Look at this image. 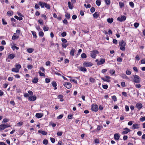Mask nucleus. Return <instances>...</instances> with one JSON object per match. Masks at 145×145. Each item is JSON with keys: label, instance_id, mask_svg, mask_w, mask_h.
<instances>
[{"label": "nucleus", "instance_id": "nucleus-15", "mask_svg": "<svg viewBox=\"0 0 145 145\" xmlns=\"http://www.w3.org/2000/svg\"><path fill=\"white\" fill-rule=\"evenodd\" d=\"M119 44L120 46H125L126 45L125 42L123 40H122L121 41L119 42Z\"/></svg>", "mask_w": 145, "mask_h": 145}, {"label": "nucleus", "instance_id": "nucleus-61", "mask_svg": "<svg viewBox=\"0 0 145 145\" xmlns=\"http://www.w3.org/2000/svg\"><path fill=\"white\" fill-rule=\"evenodd\" d=\"M61 35L62 37H64L66 35L67 33L65 32H63V33H62Z\"/></svg>", "mask_w": 145, "mask_h": 145}, {"label": "nucleus", "instance_id": "nucleus-36", "mask_svg": "<svg viewBox=\"0 0 145 145\" xmlns=\"http://www.w3.org/2000/svg\"><path fill=\"white\" fill-rule=\"evenodd\" d=\"M19 38V36L16 35H13L12 37V39L13 40L18 39Z\"/></svg>", "mask_w": 145, "mask_h": 145}, {"label": "nucleus", "instance_id": "nucleus-40", "mask_svg": "<svg viewBox=\"0 0 145 145\" xmlns=\"http://www.w3.org/2000/svg\"><path fill=\"white\" fill-rule=\"evenodd\" d=\"M65 17L66 18H67L68 19H69L70 18V14L68 13H66L65 14Z\"/></svg>", "mask_w": 145, "mask_h": 145}, {"label": "nucleus", "instance_id": "nucleus-38", "mask_svg": "<svg viewBox=\"0 0 145 145\" xmlns=\"http://www.w3.org/2000/svg\"><path fill=\"white\" fill-rule=\"evenodd\" d=\"M93 16L94 17L97 18L99 16V14H97V12H95L93 14Z\"/></svg>", "mask_w": 145, "mask_h": 145}, {"label": "nucleus", "instance_id": "nucleus-22", "mask_svg": "<svg viewBox=\"0 0 145 145\" xmlns=\"http://www.w3.org/2000/svg\"><path fill=\"white\" fill-rule=\"evenodd\" d=\"M113 21V19L112 18H109L107 19V21L108 23H112Z\"/></svg>", "mask_w": 145, "mask_h": 145}, {"label": "nucleus", "instance_id": "nucleus-63", "mask_svg": "<svg viewBox=\"0 0 145 145\" xmlns=\"http://www.w3.org/2000/svg\"><path fill=\"white\" fill-rule=\"evenodd\" d=\"M94 141L95 143L96 144H99V140L98 139H95Z\"/></svg>", "mask_w": 145, "mask_h": 145}, {"label": "nucleus", "instance_id": "nucleus-56", "mask_svg": "<svg viewBox=\"0 0 145 145\" xmlns=\"http://www.w3.org/2000/svg\"><path fill=\"white\" fill-rule=\"evenodd\" d=\"M2 22L3 25H6L7 24V22L5 21V19L3 18L2 19Z\"/></svg>", "mask_w": 145, "mask_h": 145}, {"label": "nucleus", "instance_id": "nucleus-62", "mask_svg": "<svg viewBox=\"0 0 145 145\" xmlns=\"http://www.w3.org/2000/svg\"><path fill=\"white\" fill-rule=\"evenodd\" d=\"M62 132H58L57 133V135L58 136H61L62 135Z\"/></svg>", "mask_w": 145, "mask_h": 145}, {"label": "nucleus", "instance_id": "nucleus-17", "mask_svg": "<svg viewBox=\"0 0 145 145\" xmlns=\"http://www.w3.org/2000/svg\"><path fill=\"white\" fill-rule=\"evenodd\" d=\"M46 3L44 2H42L41 1H39V4L41 6L42 8H43L45 6Z\"/></svg>", "mask_w": 145, "mask_h": 145}, {"label": "nucleus", "instance_id": "nucleus-28", "mask_svg": "<svg viewBox=\"0 0 145 145\" xmlns=\"http://www.w3.org/2000/svg\"><path fill=\"white\" fill-rule=\"evenodd\" d=\"M119 6L121 8L124 7V4L123 2H120L119 3Z\"/></svg>", "mask_w": 145, "mask_h": 145}, {"label": "nucleus", "instance_id": "nucleus-3", "mask_svg": "<svg viewBox=\"0 0 145 145\" xmlns=\"http://www.w3.org/2000/svg\"><path fill=\"white\" fill-rule=\"evenodd\" d=\"M10 127L11 125L8 124H1L0 125V131L3 130L7 128Z\"/></svg>", "mask_w": 145, "mask_h": 145}, {"label": "nucleus", "instance_id": "nucleus-29", "mask_svg": "<svg viewBox=\"0 0 145 145\" xmlns=\"http://www.w3.org/2000/svg\"><path fill=\"white\" fill-rule=\"evenodd\" d=\"M7 14L9 16H12L13 14V12L11 10L8 11L7 12Z\"/></svg>", "mask_w": 145, "mask_h": 145}, {"label": "nucleus", "instance_id": "nucleus-16", "mask_svg": "<svg viewBox=\"0 0 145 145\" xmlns=\"http://www.w3.org/2000/svg\"><path fill=\"white\" fill-rule=\"evenodd\" d=\"M43 116V114L41 113H37L35 115V116L39 118H42Z\"/></svg>", "mask_w": 145, "mask_h": 145}, {"label": "nucleus", "instance_id": "nucleus-53", "mask_svg": "<svg viewBox=\"0 0 145 145\" xmlns=\"http://www.w3.org/2000/svg\"><path fill=\"white\" fill-rule=\"evenodd\" d=\"M140 120L141 121H144L145 120V117L144 116L141 118L140 119Z\"/></svg>", "mask_w": 145, "mask_h": 145}, {"label": "nucleus", "instance_id": "nucleus-50", "mask_svg": "<svg viewBox=\"0 0 145 145\" xmlns=\"http://www.w3.org/2000/svg\"><path fill=\"white\" fill-rule=\"evenodd\" d=\"M38 22L39 24L41 25H43L44 24L43 21L41 20H38Z\"/></svg>", "mask_w": 145, "mask_h": 145}, {"label": "nucleus", "instance_id": "nucleus-19", "mask_svg": "<svg viewBox=\"0 0 145 145\" xmlns=\"http://www.w3.org/2000/svg\"><path fill=\"white\" fill-rule=\"evenodd\" d=\"M75 49L72 48L70 52V55L72 56H74V52H76Z\"/></svg>", "mask_w": 145, "mask_h": 145}, {"label": "nucleus", "instance_id": "nucleus-49", "mask_svg": "<svg viewBox=\"0 0 145 145\" xmlns=\"http://www.w3.org/2000/svg\"><path fill=\"white\" fill-rule=\"evenodd\" d=\"M95 10V9L94 7H92L90 9V11L91 12L93 13Z\"/></svg>", "mask_w": 145, "mask_h": 145}, {"label": "nucleus", "instance_id": "nucleus-37", "mask_svg": "<svg viewBox=\"0 0 145 145\" xmlns=\"http://www.w3.org/2000/svg\"><path fill=\"white\" fill-rule=\"evenodd\" d=\"M16 68L19 70L21 68V66L20 64H16L15 66Z\"/></svg>", "mask_w": 145, "mask_h": 145}, {"label": "nucleus", "instance_id": "nucleus-11", "mask_svg": "<svg viewBox=\"0 0 145 145\" xmlns=\"http://www.w3.org/2000/svg\"><path fill=\"white\" fill-rule=\"evenodd\" d=\"M37 97L35 96H30L29 97L28 99L31 101H34L36 99Z\"/></svg>", "mask_w": 145, "mask_h": 145}, {"label": "nucleus", "instance_id": "nucleus-60", "mask_svg": "<svg viewBox=\"0 0 145 145\" xmlns=\"http://www.w3.org/2000/svg\"><path fill=\"white\" fill-rule=\"evenodd\" d=\"M115 72V71L114 70L112 69V70H110V73L112 74H113Z\"/></svg>", "mask_w": 145, "mask_h": 145}, {"label": "nucleus", "instance_id": "nucleus-12", "mask_svg": "<svg viewBox=\"0 0 145 145\" xmlns=\"http://www.w3.org/2000/svg\"><path fill=\"white\" fill-rule=\"evenodd\" d=\"M136 107L140 110L142 107V105L141 103H137L136 105Z\"/></svg>", "mask_w": 145, "mask_h": 145}, {"label": "nucleus", "instance_id": "nucleus-5", "mask_svg": "<svg viewBox=\"0 0 145 145\" xmlns=\"http://www.w3.org/2000/svg\"><path fill=\"white\" fill-rule=\"evenodd\" d=\"M91 110L92 111L96 112L98 110V106L95 104L92 105Z\"/></svg>", "mask_w": 145, "mask_h": 145}, {"label": "nucleus", "instance_id": "nucleus-41", "mask_svg": "<svg viewBox=\"0 0 145 145\" xmlns=\"http://www.w3.org/2000/svg\"><path fill=\"white\" fill-rule=\"evenodd\" d=\"M48 141L47 140L44 139L43 140V143L45 145H47V144H48Z\"/></svg>", "mask_w": 145, "mask_h": 145}, {"label": "nucleus", "instance_id": "nucleus-46", "mask_svg": "<svg viewBox=\"0 0 145 145\" xmlns=\"http://www.w3.org/2000/svg\"><path fill=\"white\" fill-rule=\"evenodd\" d=\"M139 25V24L137 22L135 23L134 24V26L136 28H137L138 26Z\"/></svg>", "mask_w": 145, "mask_h": 145}, {"label": "nucleus", "instance_id": "nucleus-58", "mask_svg": "<svg viewBox=\"0 0 145 145\" xmlns=\"http://www.w3.org/2000/svg\"><path fill=\"white\" fill-rule=\"evenodd\" d=\"M61 41L63 43H66L67 42V40L63 38L61 39Z\"/></svg>", "mask_w": 145, "mask_h": 145}, {"label": "nucleus", "instance_id": "nucleus-47", "mask_svg": "<svg viewBox=\"0 0 145 145\" xmlns=\"http://www.w3.org/2000/svg\"><path fill=\"white\" fill-rule=\"evenodd\" d=\"M126 73L127 75H130L131 74V72L130 71L127 70L126 71Z\"/></svg>", "mask_w": 145, "mask_h": 145}, {"label": "nucleus", "instance_id": "nucleus-7", "mask_svg": "<svg viewBox=\"0 0 145 145\" xmlns=\"http://www.w3.org/2000/svg\"><path fill=\"white\" fill-rule=\"evenodd\" d=\"M123 131L122 133V134L123 135L127 134L130 131L129 129L127 127L123 128Z\"/></svg>", "mask_w": 145, "mask_h": 145}, {"label": "nucleus", "instance_id": "nucleus-44", "mask_svg": "<svg viewBox=\"0 0 145 145\" xmlns=\"http://www.w3.org/2000/svg\"><path fill=\"white\" fill-rule=\"evenodd\" d=\"M39 35L40 36L42 37L44 35V33L42 31H40L39 33Z\"/></svg>", "mask_w": 145, "mask_h": 145}, {"label": "nucleus", "instance_id": "nucleus-48", "mask_svg": "<svg viewBox=\"0 0 145 145\" xmlns=\"http://www.w3.org/2000/svg\"><path fill=\"white\" fill-rule=\"evenodd\" d=\"M125 46H120V49L122 51H124L125 49Z\"/></svg>", "mask_w": 145, "mask_h": 145}, {"label": "nucleus", "instance_id": "nucleus-34", "mask_svg": "<svg viewBox=\"0 0 145 145\" xmlns=\"http://www.w3.org/2000/svg\"><path fill=\"white\" fill-rule=\"evenodd\" d=\"M44 7L48 9H50V5L49 4H47L46 3Z\"/></svg>", "mask_w": 145, "mask_h": 145}, {"label": "nucleus", "instance_id": "nucleus-39", "mask_svg": "<svg viewBox=\"0 0 145 145\" xmlns=\"http://www.w3.org/2000/svg\"><path fill=\"white\" fill-rule=\"evenodd\" d=\"M12 48L13 50H14L15 49H16L17 50H18L19 49V48L15 46H13L12 47Z\"/></svg>", "mask_w": 145, "mask_h": 145}, {"label": "nucleus", "instance_id": "nucleus-2", "mask_svg": "<svg viewBox=\"0 0 145 145\" xmlns=\"http://www.w3.org/2000/svg\"><path fill=\"white\" fill-rule=\"evenodd\" d=\"M99 54V52L97 50H93L91 52V56L93 58H95L97 54Z\"/></svg>", "mask_w": 145, "mask_h": 145}, {"label": "nucleus", "instance_id": "nucleus-52", "mask_svg": "<svg viewBox=\"0 0 145 145\" xmlns=\"http://www.w3.org/2000/svg\"><path fill=\"white\" fill-rule=\"evenodd\" d=\"M50 139V140L52 143H54L55 142V140L54 138L51 137Z\"/></svg>", "mask_w": 145, "mask_h": 145}, {"label": "nucleus", "instance_id": "nucleus-21", "mask_svg": "<svg viewBox=\"0 0 145 145\" xmlns=\"http://www.w3.org/2000/svg\"><path fill=\"white\" fill-rule=\"evenodd\" d=\"M52 84L53 86L54 87L55 89H57V88L56 87L57 84L56 82L55 81H53L52 83Z\"/></svg>", "mask_w": 145, "mask_h": 145}, {"label": "nucleus", "instance_id": "nucleus-42", "mask_svg": "<svg viewBox=\"0 0 145 145\" xmlns=\"http://www.w3.org/2000/svg\"><path fill=\"white\" fill-rule=\"evenodd\" d=\"M81 57L82 58H86V55L85 53H83L81 55Z\"/></svg>", "mask_w": 145, "mask_h": 145}, {"label": "nucleus", "instance_id": "nucleus-23", "mask_svg": "<svg viewBox=\"0 0 145 145\" xmlns=\"http://www.w3.org/2000/svg\"><path fill=\"white\" fill-rule=\"evenodd\" d=\"M38 78L37 77H35L34 78V79L33 80H32V82L33 83L35 84L37 83L38 82Z\"/></svg>", "mask_w": 145, "mask_h": 145}, {"label": "nucleus", "instance_id": "nucleus-6", "mask_svg": "<svg viewBox=\"0 0 145 145\" xmlns=\"http://www.w3.org/2000/svg\"><path fill=\"white\" fill-rule=\"evenodd\" d=\"M93 65V64L90 62L85 61L83 63V65L86 67H91Z\"/></svg>", "mask_w": 145, "mask_h": 145}, {"label": "nucleus", "instance_id": "nucleus-55", "mask_svg": "<svg viewBox=\"0 0 145 145\" xmlns=\"http://www.w3.org/2000/svg\"><path fill=\"white\" fill-rule=\"evenodd\" d=\"M103 89H106L108 88V86L107 85H103Z\"/></svg>", "mask_w": 145, "mask_h": 145}, {"label": "nucleus", "instance_id": "nucleus-25", "mask_svg": "<svg viewBox=\"0 0 145 145\" xmlns=\"http://www.w3.org/2000/svg\"><path fill=\"white\" fill-rule=\"evenodd\" d=\"M12 71L17 73L19 72V70L16 68H13L12 69Z\"/></svg>", "mask_w": 145, "mask_h": 145}, {"label": "nucleus", "instance_id": "nucleus-57", "mask_svg": "<svg viewBox=\"0 0 145 145\" xmlns=\"http://www.w3.org/2000/svg\"><path fill=\"white\" fill-rule=\"evenodd\" d=\"M113 42L114 44H117L118 43V41L116 39H114L113 40Z\"/></svg>", "mask_w": 145, "mask_h": 145}, {"label": "nucleus", "instance_id": "nucleus-13", "mask_svg": "<svg viewBox=\"0 0 145 145\" xmlns=\"http://www.w3.org/2000/svg\"><path fill=\"white\" fill-rule=\"evenodd\" d=\"M114 138L115 140H118L120 138L119 134L118 133L115 134L114 135Z\"/></svg>", "mask_w": 145, "mask_h": 145}, {"label": "nucleus", "instance_id": "nucleus-31", "mask_svg": "<svg viewBox=\"0 0 145 145\" xmlns=\"http://www.w3.org/2000/svg\"><path fill=\"white\" fill-rule=\"evenodd\" d=\"M105 2L107 5H109L110 3V0H105Z\"/></svg>", "mask_w": 145, "mask_h": 145}, {"label": "nucleus", "instance_id": "nucleus-14", "mask_svg": "<svg viewBox=\"0 0 145 145\" xmlns=\"http://www.w3.org/2000/svg\"><path fill=\"white\" fill-rule=\"evenodd\" d=\"M15 57V54H9L8 56V59H12L14 58Z\"/></svg>", "mask_w": 145, "mask_h": 145}, {"label": "nucleus", "instance_id": "nucleus-32", "mask_svg": "<svg viewBox=\"0 0 145 145\" xmlns=\"http://www.w3.org/2000/svg\"><path fill=\"white\" fill-rule=\"evenodd\" d=\"M121 76L123 78L126 79H128V77L125 74H122Z\"/></svg>", "mask_w": 145, "mask_h": 145}, {"label": "nucleus", "instance_id": "nucleus-45", "mask_svg": "<svg viewBox=\"0 0 145 145\" xmlns=\"http://www.w3.org/2000/svg\"><path fill=\"white\" fill-rule=\"evenodd\" d=\"M9 121V120L5 118L4 119L3 121V123H7Z\"/></svg>", "mask_w": 145, "mask_h": 145}, {"label": "nucleus", "instance_id": "nucleus-64", "mask_svg": "<svg viewBox=\"0 0 145 145\" xmlns=\"http://www.w3.org/2000/svg\"><path fill=\"white\" fill-rule=\"evenodd\" d=\"M49 28L48 27H43V29L44 31H46L48 30Z\"/></svg>", "mask_w": 145, "mask_h": 145}, {"label": "nucleus", "instance_id": "nucleus-18", "mask_svg": "<svg viewBox=\"0 0 145 145\" xmlns=\"http://www.w3.org/2000/svg\"><path fill=\"white\" fill-rule=\"evenodd\" d=\"M68 7L69 8L71 9H72L73 8V6L72 4H71L70 2L69 1L68 2Z\"/></svg>", "mask_w": 145, "mask_h": 145}, {"label": "nucleus", "instance_id": "nucleus-1", "mask_svg": "<svg viewBox=\"0 0 145 145\" xmlns=\"http://www.w3.org/2000/svg\"><path fill=\"white\" fill-rule=\"evenodd\" d=\"M133 77L134 78L133 81V82L136 83H139L140 82V79L139 76L136 75H134Z\"/></svg>", "mask_w": 145, "mask_h": 145}, {"label": "nucleus", "instance_id": "nucleus-4", "mask_svg": "<svg viewBox=\"0 0 145 145\" xmlns=\"http://www.w3.org/2000/svg\"><path fill=\"white\" fill-rule=\"evenodd\" d=\"M126 19V17L123 15H121L120 17H118L117 18V20L121 22H122L123 21H124Z\"/></svg>", "mask_w": 145, "mask_h": 145}, {"label": "nucleus", "instance_id": "nucleus-10", "mask_svg": "<svg viewBox=\"0 0 145 145\" xmlns=\"http://www.w3.org/2000/svg\"><path fill=\"white\" fill-rule=\"evenodd\" d=\"M105 62V60L104 59H101L97 63L98 65H100L103 64Z\"/></svg>", "mask_w": 145, "mask_h": 145}, {"label": "nucleus", "instance_id": "nucleus-33", "mask_svg": "<svg viewBox=\"0 0 145 145\" xmlns=\"http://www.w3.org/2000/svg\"><path fill=\"white\" fill-rule=\"evenodd\" d=\"M96 3L98 6H100L101 4L100 0H97L96 2Z\"/></svg>", "mask_w": 145, "mask_h": 145}, {"label": "nucleus", "instance_id": "nucleus-59", "mask_svg": "<svg viewBox=\"0 0 145 145\" xmlns=\"http://www.w3.org/2000/svg\"><path fill=\"white\" fill-rule=\"evenodd\" d=\"M129 5L132 8H133L134 6V3L132 2L129 3Z\"/></svg>", "mask_w": 145, "mask_h": 145}, {"label": "nucleus", "instance_id": "nucleus-24", "mask_svg": "<svg viewBox=\"0 0 145 145\" xmlns=\"http://www.w3.org/2000/svg\"><path fill=\"white\" fill-rule=\"evenodd\" d=\"M58 98L60 99V101H63V96L62 95H59L58 96Z\"/></svg>", "mask_w": 145, "mask_h": 145}, {"label": "nucleus", "instance_id": "nucleus-9", "mask_svg": "<svg viewBox=\"0 0 145 145\" xmlns=\"http://www.w3.org/2000/svg\"><path fill=\"white\" fill-rule=\"evenodd\" d=\"M64 86L67 89H70L71 87V84L69 82H67L64 85Z\"/></svg>", "mask_w": 145, "mask_h": 145}, {"label": "nucleus", "instance_id": "nucleus-54", "mask_svg": "<svg viewBox=\"0 0 145 145\" xmlns=\"http://www.w3.org/2000/svg\"><path fill=\"white\" fill-rule=\"evenodd\" d=\"M69 45L68 44H63L62 45V47L64 48H66Z\"/></svg>", "mask_w": 145, "mask_h": 145}, {"label": "nucleus", "instance_id": "nucleus-43", "mask_svg": "<svg viewBox=\"0 0 145 145\" xmlns=\"http://www.w3.org/2000/svg\"><path fill=\"white\" fill-rule=\"evenodd\" d=\"M112 99H113L114 101H116L117 100V98L114 95L112 97Z\"/></svg>", "mask_w": 145, "mask_h": 145}, {"label": "nucleus", "instance_id": "nucleus-30", "mask_svg": "<svg viewBox=\"0 0 145 145\" xmlns=\"http://www.w3.org/2000/svg\"><path fill=\"white\" fill-rule=\"evenodd\" d=\"M102 80H103L104 81L107 82H110V79H106V78H104L103 77H102L101 78Z\"/></svg>", "mask_w": 145, "mask_h": 145}, {"label": "nucleus", "instance_id": "nucleus-35", "mask_svg": "<svg viewBox=\"0 0 145 145\" xmlns=\"http://www.w3.org/2000/svg\"><path fill=\"white\" fill-rule=\"evenodd\" d=\"M14 17L17 20H21L23 19L22 17H18L17 16H15Z\"/></svg>", "mask_w": 145, "mask_h": 145}, {"label": "nucleus", "instance_id": "nucleus-20", "mask_svg": "<svg viewBox=\"0 0 145 145\" xmlns=\"http://www.w3.org/2000/svg\"><path fill=\"white\" fill-rule=\"evenodd\" d=\"M38 132L39 133H41L43 135H46L47 134L46 132L44 131H42V130H39L38 131Z\"/></svg>", "mask_w": 145, "mask_h": 145}, {"label": "nucleus", "instance_id": "nucleus-8", "mask_svg": "<svg viewBox=\"0 0 145 145\" xmlns=\"http://www.w3.org/2000/svg\"><path fill=\"white\" fill-rule=\"evenodd\" d=\"M140 125L139 124L134 123V124L131 127V128L133 129H138L139 128Z\"/></svg>", "mask_w": 145, "mask_h": 145}, {"label": "nucleus", "instance_id": "nucleus-27", "mask_svg": "<svg viewBox=\"0 0 145 145\" xmlns=\"http://www.w3.org/2000/svg\"><path fill=\"white\" fill-rule=\"evenodd\" d=\"M80 70L83 72H85L87 71V69L85 68L82 67L80 68Z\"/></svg>", "mask_w": 145, "mask_h": 145}, {"label": "nucleus", "instance_id": "nucleus-51", "mask_svg": "<svg viewBox=\"0 0 145 145\" xmlns=\"http://www.w3.org/2000/svg\"><path fill=\"white\" fill-rule=\"evenodd\" d=\"M117 61L119 62H121L122 61V59L121 57H119L117 59Z\"/></svg>", "mask_w": 145, "mask_h": 145}, {"label": "nucleus", "instance_id": "nucleus-26", "mask_svg": "<svg viewBox=\"0 0 145 145\" xmlns=\"http://www.w3.org/2000/svg\"><path fill=\"white\" fill-rule=\"evenodd\" d=\"M34 51V49L31 48H29L27 50V52L29 53H32Z\"/></svg>", "mask_w": 145, "mask_h": 145}]
</instances>
